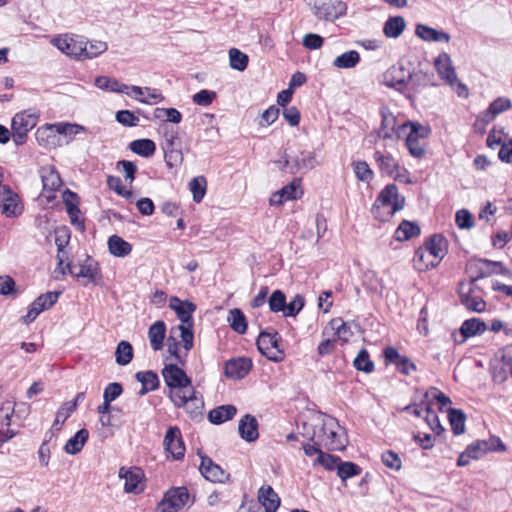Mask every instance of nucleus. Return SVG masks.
<instances>
[{
    "label": "nucleus",
    "instance_id": "nucleus-1",
    "mask_svg": "<svg viewBox=\"0 0 512 512\" xmlns=\"http://www.w3.org/2000/svg\"><path fill=\"white\" fill-rule=\"evenodd\" d=\"M340 430L338 421L334 417L326 416L320 425L315 426L310 440L327 450L340 451L346 447V438Z\"/></svg>",
    "mask_w": 512,
    "mask_h": 512
},
{
    "label": "nucleus",
    "instance_id": "nucleus-2",
    "mask_svg": "<svg viewBox=\"0 0 512 512\" xmlns=\"http://www.w3.org/2000/svg\"><path fill=\"white\" fill-rule=\"evenodd\" d=\"M399 135L405 137V146L411 156L421 158L426 152L424 140L431 134V128L419 122L406 121L402 123Z\"/></svg>",
    "mask_w": 512,
    "mask_h": 512
},
{
    "label": "nucleus",
    "instance_id": "nucleus-3",
    "mask_svg": "<svg viewBox=\"0 0 512 512\" xmlns=\"http://www.w3.org/2000/svg\"><path fill=\"white\" fill-rule=\"evenodd\" d=\"M274 164L281 170L290 174L305 173L315 168L318 164L316 153L312 150L298 149L290 153L284 152Z\"/></svg>",
    "mask_w": 512,
    "mask_h": 512
},
{
    "label": "nucleus",
    "instance_id": "nucleus-4",
    "mask_svg": "<svg viewBox=\"0 0 512 512\" xmlns=\"http://www.w3.org/2000/svg\"><path fill=\"white\" fill-rule=\"evenodd\" d=\"M63 263L64 259L58 255V266L55 269V273L59 272L62 276L68 273L75 278H81L84 280V286H87L88 284H96L100 277L99 264L90 256H87L79 265L67 263L64 266Z\"/></svg>",
    "mask_w": 512,
    "mask_h": 512
},
{
    "label": "nucleus",
    "instance_id": "nucleus-5",
    "mask_svg": "<svg viewBox=\"0 0 512 512\" xmlns=\"http://www.w3.org/2000/svg\"><path fill=\"white\" fill-rule=\"evenodd\" d=\"M404 202V197H401L398 193V187L395 184H388L379 193L375 203L372 206L371 212L376 218L383 220L379 215L382 207L390 208L388 215L392 216L397 211L403 209Z\"/></svg>",
    "mask_w": 512,
    "mask_h": 512
},
{
    "label": "nucleus",
    "instance_id": "nucleus-6",
    "mask_svg": "<svg viewBox=\"0 0 512 512\" xmlns=\"http://www.w3.org/2000/svg\"><path fill=\"white\" fill-rule=\"evenodd\" d=\"M410 69L407 68L403 63H397L391 66L383 76V82L387 87L393 88L396 91L403 94L409 100H413V93L409 89V77Z\"/></svg>",
    "mask_w": 512,
    "mask_h": 512
},
{
    "label": "nucleus",
    "instance_id": "nucleus-7",
    "mask_svg": "<svg viewBox=\"0 0 512 512\" xmlns=\"http://www.w3.org/2000/svg\"><path fill=\"white\" fill-rule=\"evenodd\" d=\"M281 337L278 332L262 331L256 341L258 350L273 362L284 359V350L280 348Z\"/></svg>",
    "mask_w": 512,
    "mask_h": 512
},
{
    "label": "nucleus",
    "instance_id": "nucleus-8",
    "mask_svg": "<svg viewBox=\"0 0 512 512\" xmlns=\"http://www.w3.org/2000/svg\"><path fill=\"white\" fill-rule=\"evenodd\" d=\"M162 376L166 385L170 389V398L175 392L183 393L193 387L190 377H188L186 372L176 364L165 365L162 370Z\"/></svg>",
    "mask_w": 512,
    "mask_h": 512
},
{
    "label": "nucleus",
    "instance_id": "nucleus-9",
    "mask_svg": "<svg viewBox=\"0 0 512 512\" xmlns=\"http://www.w3.org/2000/svg\"><path fill=\"white\" fill-rule=\"evenodd\" d=\"M171 401L176 407H183L191 419H198L202 416L204 402L202 397L196 396L194 387L183 393H173Z\"/></svg>",
    "mask_w": 512,
    "mask_h": 512
},
{
    "label": "nucleus",
    "instance_id": "nucleus-10",
    "mask_svg": "<svg viewBox=\"0 0 512 512\" xmlns=\"http://www.w3.org/2000/svg\"><path fill=\"white\" fill-rule=\"evenodd\" d=\"M475 282L464 283L461 282L458 288L460 303L470 312L482 313L486 310V302L484 299L475 293Z\"/></svg>",
    "mask_w": 512,
    "mask_h": 512
},
{
    "label": "nucleus",
    "instance_id": "nucleus-11",
    "mask_svg": "<svg viewBox=\"0 0 512 512\" xmlns=\"http://www.w3.org/2000/svg\"><path fill=\"white\" fill-rule=\"evenodd\" d=\"M189 493L186 487L171 488L157 505L156 512H178L188 501Z\"/></svg>",
    "mask_w": 512,
    "mask_h": 512
},
{
    "label": "nucleus",
    "instance_id": "nucleus-12",
    "mask_svg": "<svg viewBox=\"0 0 512 512\" xmlns=\"http://www.w3.org/2000/svg\"><path fill=\"white\" fill-rule=\"evenodd\" d=\"M346 3L340 0H317L314 15L321 20L334 21L345 15Z\"/></svg>",
    "mask_w": 512,
    "mask_h": 512
},
{
    "label": "nucleus",
    "instance_id": "nucleus-13",
    "mask_svg": "<svg viewBox=\"0 0 512 512\" xmlns=\"http://www.w3.org/2000/svg\"><path fill=\"white\" fill-rule=\"evenodd\" d=\"M52 43L68 56L79 59L83 58V52H85L86 44L85 38L82 36L64 35L54 38Z\"/></svg>",
    "mask_w": 512,
    "mask_h": 512
},
{
    "label": "nucleus",
    "instance_id": "nucleus-14",
    "mask_svg": "<svg viewBox=\"0 0 512 512\" xmlns=\"http://www.w3.org/2000/svg\"><path fill=\"white\" fill-rule=\"evenodd\" d=\"M61 292H47L38 296L29 306L25 316H23V322L29 324L33 322L37 316L52 307L58 300Z\"/></svg>",
    "mask_w": 512,
    "mask_h": 512
},
{
    "label": "nucleus",
    "instance_id": "nucleus-15",
    "mask_svg": "<svg viewBox=\"0 0 512 512\" xmlns=\"http://www.w3.org/2000/svg\"><path fill=\"white\" fill-rule=\"evenodd\" d=\"M0 211L6 217H16L22 212L18 194L8 185L0 187Z\"/></svg>",
    "mask_w": 512,
    "mask_h": 512
},
{
    "label": "nucleus",
    "instance_id": "nucleus-16",
    "mask_svg": "<svg viewBox=\"0 0 512 512\" xmlns=\"http://www.w3.org/2000/svg\"><path fill=\"white\" fill-rule=\"evenodd\" d=\"M163 445L165 451L171 454L174 460H181L185 455V445L182 440L180 429L177 426H170L166 431Z\"/></svg>",
    "mask_w": 512,
    "mask_h": 512
},
{
    "label": "nucleus",
    "instance_id": "nucleus-17",
    "mask_svg": "<svg viewBox=\"0 0 512 512\" xmlns=\"http://www.w3.org/2000/svg\"><path fill=\"white\" fill-rule=\"evenodd\" d=\"M383 355L387 364H394L397 370L404 375H410L417 369L410 358L400 355L398 350L392 346L386 347L383 350Z\"/></svg>",
    "mask_w": 512,
    "mask_h": 512
},
{
    "label": "nucleus",
    "instance_id": "nucleus-18",
    "mask_svg": "<svg viewBox=\"0 0 512 512\" xmlns=\"http://www.w3.org/2000/svg\"><path fill=\"white\" fill-rule=\"evenodd\" d=\"M199 470L203 477L210 482L224 483L229 479V474L208 456H201Z\"/></svg>",
    "mask_w": 512,
    "mask_h": 512
},
{
    "label": "nucleus",
    "instance_id": "nucleus-19",
    "mask_svg": "<svg viewBox=\"0 0 512 512\" xmlns=\"http://www.w3.org/2000/svg\"><path fill=\"white\" fill-rule=\"evenodd\" d=\"M435 69L440 78L449 86H454L457 82V74L455 72L452 60L449 54L443 52L434 60Z\"/></svg>",
    "mask_w": 512,
    "mask_h": 512
},
{
    "label": "nucleus",
    "instance_id": "nucleus-20",
    "mask_svg": "<svg viewBox=\"0 0 512 512\" xmlns=\"http://www.w3.org/2000/svg\"><path fill=\"white\" fill-rule=\"evenodd\" d=\"M119 477L125 480L124 490L127 493L139 494L143 491L142 485L143 472L139 468L126 469L121 467L119 470Z\"/></svg>",
    "mask_w": 512,
    "mask_h": 512
},
{
    "label": "nucleus",
    "instance_id": "nucleus-21",
    "mask_svg": "<svg viewBox=\"0 0 512 512\" xmlns=\"http://www.w3.org/2000/svg\"><path fill=\"white\" fill-rule=\"evenodd\" d=\"M252 368V361L249 358L239 357L225 363V376L234 380L244 378Z\"/></svg>",
    "mask_w": 512,
    "mask_h": 512
},
{
    "label": "nucleus",
    "instance_id": "nucleus-22",
    "mask_svg": "<svg viewBox=\"0 0 512 512\" xmlns=\"http://www.w3.org/2000/svg\"><path fill=\"white\" fill-rule=\"evenodd\" d=\"M407 77H409V89H411V92L413 93V100L421 89L436 85L433 73L426 72L422 69L410 70V74L407 75Z\"/></svg>",
    "mask_w": 512,
    "mask_h": 512
},
{
    "label": "nucleus",
    "instance_id": "nucleus-23",
    "mask_svg": "<svg viewBox=\"0 0 512 512\" xmlns=\"http://www.w3.org/2000/svg\"><path fill=\"white\" fill-rule=\"evenodd\" d=\"M13 413L14 406L10 402L3 404L0 408V447L16 435V432L9 428Z\"/></svg>",
    "mask_w": 512,
    "mask_h": 512
},
{
    "label": "nucleus",
    "instance_id": "nucleus-24",
    "mask_svg": "<svg viewBox=\"0 0 512 512\" xmlns=\"http://www.w3.org/2000/svg\"><path fill=\"white\" fill-rule=\"evenodd\" d=\"M381 126L378 130V136L382 139H393L396 137L397 139L401 138L399 135V130L402 127V124L397 123L396 117L388 110L381 111Z\"/></svg>",
    "mask_w": 512,
    "mask_h": 512
},
{
    "label": "nucleus",
    "instance_id": "nucleus-25",
    "mask_svg": "<svg viewBox=\"0 0 512 512\" xmlns=\"http://www.w3.org/2000/svg\"><path fill=\"white\" fill-rule=\"evenodd\" d=\"M169 307L175 311L178 319L181 321L180 325L193 324V313L196 310V305L190 301H182L176 296L170 298Z\"/></svg>",
    "mask_w": 512,
    "mask_h": 512
},
{
    "label": "nucleus",
    "instance_id": "nucleus-26",
    "mask_svg": "<svg viewBox=\"0 0 512 512\" xmlns=\"http://www.w3.org/2000/svg\"><path fill=\"white\" fill-rule=\"evenodd\" d=\"M423 248L438 265L448 252V241L441 234H434L425 242Z\"/></svg>",
    "mask_w": 512,
    "mask_h": 512
},
{
    "label": "nucleus",
    "instance_id": "nucleus-27",
    "mask_svg": "<svg viewBox=\"0 0 512 512\" xmlns=\"http://www.w3.org/2000/svg\"><path fill=\"white\" fill-rule=\"evenodd\" d=\"M510 107L511 101L508 98L498 97L477 117V122H482L486 125L493 121L497 115L508 110Z\"/></svg>",
    "mask_w": 512,
    "mask_h": 512
},
{
    "label": "nucleus",
    "instance_id": "nucleus-28",
    "mask_svg": "<svg viewBox=\"0 0 512 512\" xmlns=\"http://www.w3.org/2000/svg\"><path fill=\"white\" fill-rule=\"evenodd\" d=\"M258 421L255 416L251 414L244 415L238 425L240 437L247 442H254L259 437Z\"/></svg>",
    "mask_w": 512,
    "mask_h": 512
},
{
    "label": "nucleus",
    "instance_id": "nucleus-29",
    "mask_svg": "<svg viewBox=\"0 0 512 512\" xmlns=\"http://www.w3.org/2000/svg\"><path fill=\"white\" fill-rule=\"evenodd\" d=\"M258 501L264 507L265 512H276L280 506V498L269 485H263L258 491Z\"/></svg>",
    "mask_w": 512,
    "mask_h": 512
},
{
    "label": "nucleus",
    "instance_id": "nucleus-30",
    "mask_svg": "<svg viewBox=\"0 0 512 512\" xmlns=\"http://www.w3.org/2000/svg\"><path fill=\"white\" fill-rule=\"evenodd\" d=\"M415 34L423 41L427 42H444L448 43L451 39L450 35L444 31L436 30L424 24H418Z\"/></svg>",
    "mask_w": 512,
    "mask_h": 512
},
{
    "label": "nucleus",
    "instance_id": "nucleus-31",
    "mask_svg": "<svg viewBox=\"0 0 512 512\" xmlns=\"http://www.w3.org/2000/svg\"><path fill=\"white\" fill-rule=\"evenodd\" d=\"M373 159L382 174L391 176L400 168L399 162L389 153L384 154L377 150L373 154Z\"/></svg>",
    "mask_w": 512,
    "mask_h": 512
},
{
    "label": "nucleus",
    "instance_id": "nucleus-32",
    "mask_svg": "<svg viewBox=\"0 0 512 512\" xmlns=\"http://www.w3.org/2000/svg\"><path fill=\"white\" fill-rule=\"evenodd\" d=\"M51 129H55V131L60 135L68 136L70 140L80 132L85 131L84 126L76 123H56L49 125L46 129L39 128L36 132L37 139L39 140L46 130Z\"/></svg>",
    "mask_w": 512,
    "mask_h": 512
},
{
    "label": "nucleus",
    "instance_id": "nucleus-33",
    "mask_svg": "<svg viewBox=\"0 0 512 512\" xmlns=\"http://www.w3.org/2000/svg\"><path fill=\"white\" fill-rule=\"evenodd\" d=\"M38 121V117L35 113L29 111H22L17 114L12 119V130L18 131H30L33 129Z\"/></svg>",
    "mask_w": 512,
    "mask_h": 512
},
{
    "label": "nucleus",
    "instance_id": "nucleus-34",
    "mask_svg": "<svg viewBox=\"0 0 512 512\" xmlns=\"http://www.w3.org/2000/svg\"><path fill=\"white\" fill-rule=\"evenodd\" d=\"M135 378L142 384L138 392L140 396H144L148 392L156 390L159 386L158 375L151 370L137 372Z\"/></svg>",
    "mask_w": 512,
    "mask_h": 512
},
{
    "label": "nucleus",
    "instance_id": "nucleus-35",
    "mask_svg": "<svg viewBox=\"0 0 512 512\" xmlns=\"http://www.w3.org/2000/svg\"><path fill=\"white\" fill-rule=\"evenodd\" d=\"M237 413L234 405H222L212 409L208 413V419L211 423L219 425L231 420Z\"/></svg>",
    "mask_w": 512,
    "mask_h": 512
},
{
    "label": "nucleus",
    "instance_id": "nucleus-36",
    "mask_svg": "<svg viewBox=\"0 0 512 512\" xmlns=\"http://www.w3.org/2000/svg\"><path fill=\"white\" fill-rule=\"evenodd\" d=\"M477 269V275L472 277V282H476L481 278H485L490 276L493 273H497L496 268H499V272L504 270V266L502 262L492 261L489 259H480L478 263L475 265Z\"/></svg>",
    "mask_w": 512,
    "mask_h": 512
},
{
    "label": "nucleus",
    "instance_id": "nucleus-37",
    "mask_svg": "<svg viewBox=\"0 0 512 512\" xmlns=\"http://www.w3.org/2000/svg\"><path fill=\"white\" fill-rule=\"evenodd\" d=\"M166 333V325L164 321H156L148 330V337L150 340L151 348L158 351L163 347V341Z\"/></svg>",
    "mask_w": 512,
    "mask_h": 512
},
{
    "label": "nucleus",
    "instance_id": "nucleus-38",
    "mask_svg": "<svg viewBox=\"0 0 512 512\" xmlns=\"http://www.w3.org/2000/svg\"><path fill=\"white\" fill-rule=\"evenodd\" d=\"M414 412L418 416L425 414L424 417L427 424L436 434H440L444 431L437 414L432 410L429 403L422 402L419 408L415 409Z\"/></svg>",
    "mask_w": 512,
    "mask_h": 512
},
{
    "label": "nucleus",
    "instance_id": "nucleus-39",
    "mask_svg": "<svg viewBox=\"0 0 512 512\" xmlns=\"http://www.w3.org/2000/svg\"><path fill=\"white\" fill-rule=\"evenodd\" d=\"M89 438V432L87 429L82 428L78 430L71 438L68 439L64 446V450L67 454L75 455L79 453L84 447L85 443Z\"/></svg>",
    "mask_w": 512,
    "mask_h": 512
},
{
    "label": "nucleus",
    "instance_id": "nucleus-40",
    "mask_svg": "<svg viewBox=\"0 0 512 512\" xmlns=\"http://www.w3.org/2000/svg\"><path fill=\"white\" fill-rule=\"evenodd\" d=\"M420 227L417 223L403 220L394 233L395 240L399 242L408 241L420 234Z\"/></svg>",
    "mask_w": 512,
    "mask_h": 512
},
{
    "label": "nucleus",
    "instance_id": "nucleus-41",
    "mask_svg": "<svg viewBox=\"0 0 512 512\" xmlns=\"http://www.w3.org/2000/svg\"><path fill=\"white\" fill-rule=\"evenodd\" d=\"M487 329L486 323L480 318H470L465 320L461 327L460 333L464 339L480 335Z\"/></svg>",
    "mask_w": 512,
    "mask_h": 512
},
{
    "label": "nucleus",
    "instance_id": "nucleus-42",
    "mask_svg": "<svg viewBox=\"0 0 512 512\" xmlns=\"http://www.w3.org/2000/svg\"><path fill=\"white\" fill-rule=\"evenodd\" d=\"M406 27L405 19L402 16L389 17L383 26V33L387 38H398Z\"/></svg>",
    "mask_w": 512,
    "mask_h": 512
},
{
    "label": "nucleus",
    "instance_id": "nucleus-43",
    "mask_svg": "<svg viewBox=\"0 0 512 512\" xmlns=\"http://www.w3.org/2000/svg\"><path fill=\"white\" fill-rule=\"evenodd\" d=\"M109 252L116 257H126L132 251V246L129 242L117 235H112L108 239Z\"/></svg>",
    "mask_w": 512,
    "mask_h": 512
},
{
    "label": "nucleus",
    "instance_id": "nucleus-44",
    "mask_svg": "<svg viewBox=\"0 0 512 512\" xmlns=\"http://www.w3.org/2000/svg\"><path fill=\"white\" fill-rule=\"evenodd\" d=\"M43 189L54 192L62 185L59 174L52 167H44L40 171Z\"/></svg>",
    "mask_w": 512,
    "mask_h": 512
},
{
    "label": "nucleus",
    "instance_id": "nucleus-45",
    "mask_svg": "<svg viewBox=\"0 0 512 512\" xmlns=\"http://www.w3.org/2000/svg\"><path fill=\"white\" fill-rule=\"evenodd\" d=\"M360 54L356 50H349L333 60V66L338 69H351L360 63Z\"/></svg>",
    "mask_w": 512,
    "mask_h": 512
},
{
    "label": "nucleus",
    "instance_id": "nucleus-46",
    "mask_svg": "<svg viewBox=\"0 0 512 512\" xmlns=\"http://www.w3.org/2000/svg\"><path fill=\"white\" fill-rule=\"evenodd\" d=\"M77 195L72 192H68V197L65 199L66 211L70 217L71 224L76 226L79 230H84L85 225L82 220H80V209L77 203H74L72 200H76Z\"/></svg>",
    "mask_w": 512,
    "mask_h": 512
},
{
    "label": "nucleus",
    "instance_id": "nucleus-47",
    "mask_svg": "<svg viewBox=\"0 0 512 512\" xmlns=\"http://www.w3.org/2000/svg\"><path fill=\"white\" fill-rule=\"evenodd\" d=\"M227 321L233 331L238 334H245L247 331V319L245 314L238 308L231 309Z\"/></svg>",
    "mask_w": 512,
    "mask_h": 512
},
{
    "label": "nucleus",
    "instance_id": "nucleus-48",
    "mask_svg": "<svg viewBox=\"0 0 512 512\" xmlns=\"http://www.w3.org/2000/svg\"><path fill=\"white\" fill-rule=\"evenodd\" d=\"M130 150L142 157H150L156 150V145L151 139H137L130 143Z\"/></svg>",
    "mask_w": 512,
    "mask_h": 512
},
{
    "label": "nucleus",
    "instance_id": "nucleus-49",
    "mask_svg": "<svg viewBox=\"0 0 512 512\" xmlns=\"http://www.w3.org/2000/svg\"><path fill=\"white\" fill-rule=\"evenodd\" d=\"M448 419L451 429L455 435H461L464 433L466 415L462 410L450 408L448 410Z\"/></svg>",
    "mask_w": 512,
    "mask_h": 512
},
{
    "label": "nucleus",
    "instance_id": "nucleus-50",
    "mask_svg": "<svg viewBox=\"0 0 512 512\" xmlns=\"http://www.w3.org/2000/svg\"><path fill=\"white\" fill-rule=\"evenodd\" d=\"M95 86L101 90L116 93H123V91L127 89L126 84L120 83L118 80L107 76H98L95 79Z\"/></svg>",
    "mask_w": 512,
    "mask_h": 512
},
{
    "label": "nucleus",
    "instance_id": "nucleus-51",
    "mask_svg": "<svg viewBox=\"0 0 512 512\" xmlns=\"http://www.w3.org/2000/svg\"><path fill=\"white\" fill-rule=\"evenodd\" d=\"M361 472V467L354 462L340 461V463L337 465V475L344 483L348 479L360 475Z\"/></svg>",
    "mask_w": 512,
    "mask_h": 512
},
{
    "label": "nucleus",
    "instance_id": "nucleus-52",
    "mask_svg": "<svg viewBox=\"0 0 512 512\" xmlns=\"http://www.w3.org/2000/svg\"><path fill=\"white\" fill-rule=\"evenodd\" d=\"M133 358V347L127 341L118 343L115 351L116 363L120 366H125L131 362Z\"/></svg>",
    "mask_w": 512,
    "mask_h": 512
},
{
    "label": "nucleus",
    "instance_id": "nucleus-53",
    "mask_svg": "<svg viewBox=\"0 0 512 512\" xmlns=\"http://www.w3.org/2000/svg\"><path fill=\"white\" fill-rule=\"evenodd\" d=\"M353 171L356 178L365 183H370L374 178V172L366 161L358 160L352 162Z\"/></svg>",
    "mask_w": 512,
    "mask_h": 512
},
{
    "label": "nucleus",
    "instance_id": "nucleus-54",
    "mask_svg": "<svg viewBox=\"0 0 512 512\" xmlns=\"http://www.w3.org/2000/svg\"><path fill=\"white\" fill-rule=\"evenodd\" d=\"M429 257L427 251L423 247H419L414 254L413 263L414 267L418 271H425L437 266V262L434 260H428Z\"/></svg>",
    "mask_w": 512,
    "mask_h": 512
},
{
    "label": "nucleus",
    "instance_id": "nucleus-55",
    "mask_svg": "<svg viewBox=\"0 0 512 512\" xmlns=\"http://www.w3.org/2000/svg\"><path fill=\"white\" fill-rule=\"evenodd\" d=\"M248 56L237 48L229 50V64L230 67L237 71H244L248 66Z\"/></svg>",
    "mask_w": 512,
    "mask_h": 512
},
{
    "label": "nucleus",
    "instance_id": "nucleus-56",
    "mask_svg": "<svg viewBox=\"0 0 512 512\" xmlns=\"http://www.w3.org/2000/svg\"><path fill=\"white\" fill-rule=\"evenodd\" d=\"M207 181L204 176L194 177L189 183V189L193 195V200L196 203L202 201L206 194Z\"/></svg>",
    "mask_w": 512,
    "mask_h": 512
},
{
    "label": "nucleus",
    "instance_id": "nucleus-57",
    "mask_svg": "<svg viewBox=\"0 0 512 512\" xmlns=\"http://www.w3.org/2000/svg\"><path fill=\"white\" fill-rule=\"evenodd\" d=\"M329 324L331 329L335 331L337 337L343 342H347L350 337H352L353 332L351 326L341 318L332 319Z\"/></svg>",
    "mask_w": 512,
    "mask_h": 512
},
{
    "label": "nucleus",
    "instance_id": "nucleus-58",
    "mask_svg": "<svg viewBox=\"0 0 512 512\" xmlns=\"http://www.w3.org/2000/svg\"><path fill=\"white\" fill-rule=\"evenodd\" d=\"M165 163L169 168L177 167L183 162L181 147L163 148Z\"/></svg>",
    "mask_w": 512,
    "mask_h": 512
},
{
    "label": "nucleus",
    "instance_id": "nucleus-59",
    "mask_svg": "<svg viewBox=\"0 0 512 512\" xmlns=\"http://www.w3.org/2000/svg\"><path fill=\"white\" fill-rule=\"evenodd\" d=\"M354 367L365 373H371L374 370V363L370 360L369 353L366 349H361L354 359Z\"/></svg>",
    "mask_w": 512,
    "mask_h": 512
},
{
    "label": "nucleus",
    "instance_id": "nucleus-60",
    "mask_svg": "<svg viewBox=\"0 0 512 512\" xmlns=\"http://www.w3.org/2000/svg\"><path fill=\"white\" fill-rule=\"evenodd\" d=\"M341 459L338 456H334L325 452H320L319 456L314 460L313 466L321 465L328 471L337 470V465Z\"/></svg>",
    "mask_w": 512,
    "mask_h": 512
},
{
    "label": "nucleus",
    "instance_id": "nucleus-61",
    "mask_svg": "<svg viewBox=\"0 0 512 512\" xmlns=\"http://www.w3.org/2000/svg\"><path fill=\"white\" fill-rule=\"evenodd\" d=\"M85 44V52H83L84 59L95 58L103 52H105L108 48L107 43L103 41L88 42L87 40H85Z\"/></svg>",
    "mask_w": 512,
    "mask_h": 512
},
{
    "label": "nucleus",
    "instance_id": "nucleus-62",
    "mask_svg": "<svg viewBox=\"0 0 512 512\" xmlns=\"http://www.w3.org/2000/svg\"><path fill=\"white\" fill-rule=\"evenodd\" d=\"M161 128L163 130L162 149L180 146V139L177 130L170 128L166 124L162 125Z\"/></svg>",
    "mask_w": 512,
    "mask_h": 512
},
{
    "label": "nucleus",
    "instance_id": "nucleus-63",
    "mask_svg": "<svg viewBox=\"0 0 512 512\" xmlns=\"http://www.w3.org/2000/svg\"><path fill=\"white\" fill-rule=\"evenodd\" d=\"M154 116L157 119L166 118V121L178 124L182 120L181 113L175 108H156Z\"/></svg>",
    "mask_w": 512,
    "mask_h": 512
},
{
    "label": "nucleus",
    "instance_id": "nucleus-64",
    "mask_svg": "<svg viewBox=\"0 0 512 512\" xmlns=\"http://www.w3.org/2000/svg\"><path fill=\"white\" fill-rule=\"evenodd\" d=\"M269 309L272 312H283L286 305V296L281 290H275L268 299Z\"/></svg>",
    "mask_w": 512,
    "mask_h": 512
}]
</instances>
